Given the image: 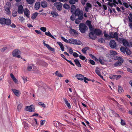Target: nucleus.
Returning <instances> with one entry per match:
<instances>
[{
	"instance_id": "nucleus-1",
	"label": "nucleus",
	"mask_w": 132,
	"mask_h": 132,
	"mask_svg": "<svg viewBox=\"0 0 132 132\" xmlns=\"http://www.w3.org/2000/svg\"><path fill=\"white\" fill-rule=\"evenodd\" d=\"M0 23L2 24H6L7 26L10 25L11 23V21L9 19H5L4 18H0Z\"/></svg>"
},
{
	"instance_id": "nucleus-2",
	"label": "nucleus",
	"mask_w": 132,
	"mask_h": 132,
	"mask_svg": "<svg viewBox=\"0 0 132 132\" xmlns=\"http://www.w3.org/2000/svg\"><path fill=\"white\" fill-rule=\"evenodd\" d=\"M79 28L80 31L82 33H85L88 29L86 25L83 23H81L80 24Z\"/></svg>"
},
{
	"instance_id": "nucleus-3",
	"label": "nucleus",
	"mask_w": 132,
	"mask_h": 132,
	"mask_svg": "<svg viewBox=\"0 0 132 132\" xmlns=\"http://www.w3.org/2000/svg\"><path fill=\"white\" fill-rule=\"evenodd\" d=\"M114 59L118 60V61L117 62L115 63L114 64V65L115 67L121 65L123 61V60L122 58L120 57L116 56V57L114 58Z\"/></svg>"
},
{
	"instance_id": "nucleus-4",
	"label": "nucleus",
	"mask_w": 132,
	"mask_h": 132,
	"mask_svg": "<svg viewBox=\"0 0 132 132\" xmlns=\"http://www.w3.org/2000/svg\"><path fill=\"white\" fill-rule=\"evenodd\" d=\"M83 12L82 10L80 11L79 8L76 9L75 11L73 14H74L75 16L83 17Z\"/></svg>"
},
{
	"instance_id": "nucleus-5",
	"label": "nucleus",
	"mask_w": 132,
	"mask_h": 132,
	"mask_svg": "<svg viewBox=\"0 0 132 132\" xmlns=\"http://www.w3.org/2000/svg\"><path fill=\"white\" fill-rule=\"evenodd\" d=\"M54 5L56 7L57 10L61 11L62 10L63 5V4L62 3L59 2H56L54 3Z\"/></svg>"
},
{
	"instance_id": "nucleus-6",
	"label": "nucleus",
	"mask_w": 132,
	"mask_h": 132,
	"mask_svg": "<svg viewBox=\"0 0 132 132\" xmlns=\"http://www.w3.org/2000/svg\"><path fill=\"white\" fill-rule=\"evenodd\" d=\"M21 53V52L18 49H16L13 51L12 52V55L14 57L20 58V54Z\"/></svg>"
},
{
	"instance_id": "nucleus-7",
	"label": "nucleus",
	"mask_w": 132,
	"mask_h": 132,
	"mask_svg": "<svg viewBox=\"0 0 132 132\" xmlns=\"http://www.w3.org/2000/svg\"><path fill=\"white\" fill-rule=\"evenodd\" d=\"M25 110L27 111L30 112H35V108L33 105L30 106H27L25 108Z\"/></svg>"
},
{
	"instance_id": "nucleus-8",
	"label": "nucleus",
	"mask_w": 132,
	"mask_h": 132,
	"mask_svg": "<svg viewBox=\"0 0 132 132\" xmlns=\"http://www.w3.org/2000/svg\"><path fill=\"white\" fill-rule=\"evenodd\" d=\"M94 32L96 36H99L100 35H103V33L102 31L99 29L96 28L95 29Z\"/></svg>"
},
{
	"instance_id": "nucleus-9",
	"label": "nucleus",
	"mask_w": 132,
	"mask_h": 132,
	"mask_svg": "<svg viewBox=\"0 0 132 132\" xmlns=\"http://www.w3.org/2000/svg\"><path fill=\"white\" fill-rule=\"evenodd\" d=\"M110 47L112 48H115L117 45V44L115 41L113 40H111L110 42Z\"/></svg>"
},
{
	"instance_id": "nucleus-10",
	"label": "nucleus",
	"mask_w": 132,
	"mask_h": 132,
	"mask_svg": "<svg viewBox=\"0 0 132 132\" xmlns=\"http://www.w3.org/2000/svg\"><path fill=\"white\" fill-rule=\"evenodd\" d=\"M92 7V5L90 3H87L86 6L85 7V11L87 12H88L89 10H90Z\"/></svg>"
},
{
	"instance_id": "nucleus-11",
	"label": "nucleus",
	"mask_w": 132,
	"mask_h": 132,
	"mask_svg": "<svg viewBox=\"0 0 132 132\" xmlns=\"http://www.w3.org/2000/svg\"><path fill=\"white\" fill-rule=\"evenodd\" d=\"M70 34H74V36H77L79 34L78 32L75 29L71 28L70 29Z\"/></svg>"
},
{
	"instance_id": "nucleus-12",
	"label": "nucleus",
	"mask_w": 132,
	"mask_h": 132,
	"mask_svg": "<svg viewBox=\"0 0 132 132\" xmlns=\"http://www.w3.org/2000/svg\"><path fill=\"white\" fill-rule=\"evenodd\" d=\"M94 32H90L89 33L88 36L90 39L95 40L96 38V36L94 35Z\"/></svg>"
},
{
	"instance_id": "nucleus-13",
	"label": "nucleus",
	"mask_w": 132,
	"mask_h": 132,
	"mask_svg": "<svg viewBox=\"0 0 132 132\" xmlns=\"http://www.w3.org/2000/svg\"><path fill=\"white\" fill-rule=\"evenodd\" d=\"M76 77L78 79L80 80H83L84 77V76L83 75L79 74H77Z\"/></svg>"
},
{
	"instance_id": "nucleus-14",
	"label": "nucleus",
	"mask_w": 132,
	"mask_h": 132,
	"mask_svg": "<svg viewBox=\"0 0 132 132\" xmlns=\"http://www.w3.org/2000/svg\"><path fill=\"white\" fill-rule=\"evenodd\" d=\"M23 11V9L22 5H20L18 7V12L19 14H22Z\"/></svg>"
},
{
	"instance_id": "nucleus-15",
	"label": "nucleus",
	"mask_w": 132,
	"mask_h": 132,
	"mask_svg": "<svg viewBox=\"0 0 132 132\" xmlns=\"http://www.w3.org/2000/svg\"><path fill=\"white\" fill-rule=\"evenodd\" d=\"M12 90L16 96L18 97L19 96L20 94V92L19 90L14 89H12Z\"/></svg>"
},
{
	"instance_id": "nucleus-16",
	"label": "nucleus",
	"mask_w": 132,
	"mask_h": 132,
	"mask_svg": "<svg viewBox=\"0 0 132 132\" xmlns=\"http://www.w3.org/2000/svg\"><path fill=\"white\" fill-rule=\"evenodd\" d=\"M44 45L46 46L49 50L52 51H54V48L51 47L48 44H46L45 43H44Z\"/></svg>"
},
{
	"instance_id": "nucleus-17",
	"label": "nucleus",
	"mask_w": 132,
	"mask_h": 132,
	"mask_svg": "<svg viewBox=\"0 0 132 132\" xmlns=\"http://www.w3.org/2000/svg\"><path fill=\"white\" fill-rule=\"evenodd\" d=\"M40 5L43 8H45L47 6V3L45 1L41 2L40 3Z\"/></svg>"
},
{
	"instance_id": "nucleus-18",
	"label": "nucleus",
	"mask_w": 132,
	"mask_h": 132,
	"mask_svg": "<svg viewBox=\"0 0 132 132\" xmlns=\"http://www.w3.org/2000/svg\"><path fill=\"white\" fill-rule=\"evenodd\" d=\"M83 17H79L78 18L76 19L75 20V23L76 24H78L80 22V21L81 20L83 19Z\"/></svg>"
},
{
	"instance_id": "nucleus-19",
	"label": "nucleus",
	"mask_w": 132,
	"mask_h": 132,
	"mask_svg": "<svg viewBox=\"0 0 132 132\" xmlns=\"http://www.w3.org/2000/svg\"><path fill=\"white\" fill-rule=\"evenodd\" d=\"M40 2H36L35 5V8L36 10H38L40 7Z\"/></svg>"
},
{
	"instance_id": "nucleus-20",
	"label": "nucleus",
	"mask_w": 132,
	"mask_h": 132,
	"mask_svg": "<svg viewBox=\"0 0 132 132\" xmlns=\"http://www.w3.org/2000/svg\"><path fill=\"white\" fill-rule=\"evenodd\" d=\"M30 15V12L29 10L27 8H25V16L28 18H29Z\"/></svg>"
},
{
	"instance_id": "nucleus-21",
	"label": "nucleus",
	"mask_w": 132,
	"mask_h": 132,
	"mask_svg": "<svg viewBox=\"0 0 132 132\" xmlns=\"http://www.w3.org/2000/svg\"><path fill=\"white\" fill-rule=\"evenodd\" d=\"M10 76L15 83L16 84H18V82L17 80L12 73L10 74Z\"/></svg>"
},
{
	"instance_id": "nucleus-22",
	"label": "nucleus",
	"mask_w": 132,
	"mask_h": 132,
	"mask_svg": "<svg viewBox=\"0 0 132 132\" xmlns=\"http://www.w3.org/2000/svg\"><path fill=\"white\" fill-rule=\"evenodd\" d=\"M74 61L76 65L78 67H80L81 65L78 59H75L74 60Z\"/></svg>"
},
{
	"instance_id": "nucleus-23",
	"label": "nucleus",
	"mask_w": 132,
	"mask_h": 132,
	"mask_svg": "<svg viewBox=\"0 0 132 132\" xmlns=\"http://www.w3.org/2000/svg\"><path fill=\"white\" fill-rule=\"evenodd\" d=\"M76 7L75 5H72L71 6L70 8V10L71 12L73 14L76 10Z\"/></svg>"
},
{
	"instance_id": "nucleus-24",
	"label": "nucleus",
	"mask_w": 132,
	"mask_h": 132,
	"mask_svg": "<svg viewBox=\"0 0 132 132\" xmlns=\"http://www.w3.org/2000/svg\"><path fill=\"white\" fill-rule=\"evenodd\" d=\"M51 14L52 15L53 17L56 18V17L59 16L58 13L55 11H52Z\"/></svg>"
},
{
	"instance_id": "nucleus-25",
	"label": "nucleus",
	"mask_w": 132,
	"mask_h": 132,
	"mask_svg": "<svg viewBox=\"0 0 132 132\" xmlns=\"http://www.w3.org/2000/svg\"><path fill=\"white\" fill-rule=\"evenodd\" d=\"M63 99L65 104L68 107L69 109H70L71 108V105L70 104L68 103V101H67V100L65 98H64Z\"/></svg>"
},
{
	"instance_id": "nucleus-26",
	"label": "nucleus",
	"mask_w": 132,
	"mask_h": 132,
	"mask_svg": "<svg viewBox=\"0 0 132 132\" xmlns=\"http://www.w3.org/2000/svg\"><path fill=\"white\" fill-rule=\"evenodd\" d=\"M122 43L123 45L125 46H127L128 44V42L125 39H123L122 40Z\"/></svg>"
},
{
	"instance_id": "nucleus-27",
	"label": "nucleus",
	"mask_w": 132,
	"mask_h": 132,
	"mask_svg": "<svg viewBox=\"0 0 132 132\" xmlns=\"http://www.w3.org/2000/svg\"><path fill=\"white\" fill-rule=\"evenodd\" d=\"M125 53H126L127 54L129 55L131 54V52L129 48L127 47H126V49L125 51Z\"/></svg>"
},
{
	"instance_id": "nucleus-28",
	"label": "nucleus",
	"mask_w": 132,
	"mask_h": 132,
	"mask_svg": "<svg viewBox=\"0 0 132 132\" xmlns=\"http://www.w3.org/2000/svg\"><path fill=\"white\" fill-rule=\"evenodd\" d=\"M89 49V47H86L82 48L81 51L84 54H86V51L87 50H88Z\"/></svg>"
},
{
	"instance_id": "nucleus-29",
	"label": "nucleus",
	"mask_w": 132,
	"mask_h": 132,
	"mask_svg": "<svg viewBox=\"0 0 132 132\" xmlns=\"http://www.w3.org/2000/svg\"><path fill=\"white\" fill-rule=\"evenodd\" d=\"M110 53L112 55L113 57V56L114 58L116 56V55L117 54V52L114 51H110Z\"/></svg>"
},
{
	"instance_id": "nucleus-30",
	"label": "nucleus",
	"mask_w": 132,
	"mask_h": 132,
	"mask_svg": "<svg viewBox=\"0 0 132 132\" xmlns=\"http://www.w3.org/2000/svg\"><path fill=\"white\" fill-rule=\"evenodd\" d=\"M87 24L89 26V28L91 29L92 28V25L91 21H90L87 20L86 21Z\"/></svg>"
},
{
	"instance_id": "nucleus-31",
	"label": "nucleus",
	"mask_w": 132,
	"mask_h": 132,
	"mask_svg": "<svg viewBox=\"0 0 132 132\" xmlns=\"http://www.w3.org/2000/svg\"><path fill=\"white\" fill-rule=\"evenodd\" d=\"M37 15L38 13L37 12H36L34 13L32 15L31 18L33 20L35 19L36 18Z\"/></svg>"
},
{
	"instance_id": "nucleus-32",
	"label": "nucleus",
	"mask_w": 132,
	"mask_h": 132,
	"mask_svg": "<svg viewBox=\"0 0 132 132\" xmlns=\"http://www.w3.org/2000/svg\"><path fill=\"white\" fill-rule=\"evenodd\" d=\"M115 112L112 110H111L109 113L110 116L111 117H113L114 116L116 113Z\"/></svg>"
},
{
	"instance_id": "nucleus-33",
	"label": "nucleus",
	"mask_w": 132,
	"mask_h": 132,
	"mask_svg": "<svg viewBox=\"0 0 132 132\" xmlns=\"http://www.w3.org/2000/svg\"><path fill=\"white\" fill-rule=\"evenodd\" d=\"M63 7L65 9L67 10L69 9L70 7L69 5L67 3L64 4Z\"/></svg>"
},
{
	"instance_id": "nucleus-34",
	"label": "nucleus",
	"mask_w": 132,
	"mask_h": 132,
	"mask_svg": "<svg viewBox=\"0 0 132 132\" xmlns=\"http://www.w3.org/2000/svg\"><path fill=\"white\" fill-rule=\"evenodd\" d=\"M75 39L72 38L70 39L69 40V43L74 44H75Z\"/></svg>"
},
{
	"instance_id": "nucleus-35",
	"label": "nucleus",
	"mask_w": 132,
	"mask_h": 132,
	"mask_svg": "<svg viewBox=\"0 0 132 132\" xmlns=\"http://www.w3.org/2000/svg\"><path fill=\"white\" fill-rule=\"evenodd\" d=\"M78 0H69V3L72 5L75 4L76 2H78Z\"/></svg>"
},
{
	"instance_id": "nucleus-36",
	"label": "nucleus",
	"mask_w": 132,
	"mask_h": 132,
	"mask_svg": "<svg viewBox=\"0 0 132 132\" xmlns=\"http://www.w3.org/2000/svg\"><path fill=\"white\" fill-rule=\"evenodd\" d=\"M123 91V90L122 88L120 86H119L118 88V92L119 93H121Z\"/></svg>"
},
{
	"instance_id": "nucleus-37",
	"label": "nucleus",
	"mask_w": 132,
	"mask_h": 132,
	"mask_svg": "<svg viewBox=\"0 0 132 132\" xmlns=\"http://www.w3.org/2000/svg\"><path fill=\"white\" fill-rule=\"evenodd\" d=\"M75 44H74L79 45H81V42L78 40L75 39Z\"/></svg>"
},
{
	"instance_id": "nucleus-38",
	"label": "nucleus",
	"mask_w": 132,
	"mask_h": 132,
	"mask_svg": "<svg viewBox=\"0 0 132 132\" xmlns=\"http://www.w3.org/2000/svg\"><path fill=\"white\" fill-rule=\"evenodd\" d=\"M108 5H109L110 6L112 7L113 6H114L115 7H116L117 5H116V3H111L109 2H108L107 3Z\"/></svg>"
},
{
	"instance_id": "nucleus-39",
	"label": "nucleus",
	"mask_w": 132,
	"mask_h": 132,
	"mask_svg": "<svg viewBox=\"0 0 132 132\" xmlns=\"http://www.w3.org/2000/svg\"><path fill=\"white\" fill-rule=\"evenodd\" d=\"M95 72L101 78L103 79V76L101 75L99 71L96 69L95 70Z\"/></svg>"
},
{
	"instance_id": "nucleus-40",
	"label": "nucleus",
	"mask_w": 132,
	"mask_h": 132,
	"mask_svg": "<svg viewBox=\"0 0 132 132\" xmlns=\"http://www.w3.org/2000/svg\"><path fill=\"white\" fill-rule=\"evenodd\" d=\"M118 34L117 32H115L113 35V36L112 37V38H114L116 39L118 38Z\"/></svg>"
},
{
	"instance_id": "nucleus-41",
	"label": "nucleus",
	"mask_w": 132,
	"mask_h": 132,
	"mask_svg": "<svg viewBox=\"0 0 132 132\" xmlns=\"http://www.w3.org/2000/svg\"><path fill=\"white\" fill-rule=\"evenodd\" d=\"M126 49V47L125 48L123 46H121V47L120 48V50L121 52H123L124 54L125 53V51Z\"/></svg>"
},
{
	"instance_id": "nucleus-42",
	"label": "nucleus",
	"mask_w": 132,
	"mask_h": 132,
	"mask_svg": "<svg viewBox=\"0 0 132 132\" xmlns=\"http://www.w3.org/2000/svg\"><path fill=\"white\" fill-rule=\"evenodd\" d=\"M129 16H128V18L129 22H132V13H130L129 14Z\"/></svg>"
},
{
	"instance_id": "nucleus-43",
	"label": "nucleus",
	"mask_w": 132,
	"mask_h": 132,
	"mask_svg": "<svg viewBox=\"0 0 132 132\" xmlns=\"http://www.w3.org/2000/svg\"><path fill=\"white\" fill-rule=\"evenodd\" d=\"M55 75L58 77H62L63 76L61 75V73L58 72L57 71H56L55 72Z\"/></svg>"
},
{
	"instance_id": "nucleus-44",
	"label": "nucleus",
	"mask_w": 132,
	"mask_h": 132,
	"mask_svg": "<svg viewBox=\"0 0 132 132\" xmlns=\"http://www.w3.org/2000/svg\"><path fill=\"white\" fill-rule=\"evenodd\" d=\"M61 38L65 42V43H69V40H68L67 39H66L63 37L62 36L61 37Z\"/></svg>"
},
{
	"instance_id": "nucleus-45",
	"label": "nucleus",
	"mask_w": 132,
	"mask_h": 132,
	"mask_svg": "<svg viewBox=\"0 0 132 132\" xmlns=\"http://www.w3.org/2000/svg\"><path fill=\"white\" fill-rule=\"evenodd\" d=\"M74 14H72L70 17V19L71 20L74 21L76 18L75 15Z\"/></svg>"
},
{
	"instance_id": "nucleus-46",
	"label": "nucleus",
	"mask_w": 132,
	"mask_h": 132,
	"mask_svg": "<svg viewBox=\"0 0 132 132\" xmlns=\"http://www.w3.org/2000/svg\"><path fill=\"white\" fill-rule=\"evenodd\" d=\"M27 3L30 4H32L35 0H26Z\"/></svg>"
},
{
	"instance_id": "nucleus-47",
	"label": "nucleus",
	"mask_w": 132,
	"mask_h": 132,
	"mask_svg": "<svg viewBox=\"0 0 132 132\" xmlns=\"http://www.w3.org/2000/svg\"><path fill=\"white\" fill-rule=\"evenodd\" d=\"M5 10L7 14H9L10 13V8L9 7H5Z\"/></svg>"
},
{
	"instance_id": "nucleus-48",
	"label": "nucleus",
	"mask_w": 132,
	"mask_h": 132,
	"mask_svg": "<svg viewBox=\"0 0 132 132\" xmlns=\"http://www.w3.org/2000/svg\"><path fill=\"white\" fill-rule=\"evenodd\" d=\"M103 34L104 36L105 37V39H108V35L106 34V31L105 30L104 31Z\"/></svg>"
},
{
	"instance_id": "nucleus-49",
	"label": "nucleus",
	"mask_w": 132,
	"mask_h": 132,
	"mask_svg": "<svg viewBox=\"0 0 132 132\" xmlns=\"http://www.w3.org/2000/svg\"><path fill=\"white\" fill-rule=\"evenodd\" d=\"M106 56L107 57H108L109 58H110L112 59H114V58H113L111 54L110 53H108L106 54Z\"/></svg>"
},
{
	"instance_id": "nucleus-50",
	"label": "nucleus",
	"mask_w": 132,
	"mask_h": 132,
	"mask_svg": "<svg viewBox=\"0 0 132 132\" xmlns=\"http://www.w3.org/2000/svg\"><path fill=\"white\" fill-rule=\"evenodd\" d=\"M123 38H118H118H116V39L119 42L121 43V42H122V40L123 39Z\"/></svg>"
},
{
	"instance_id": "nucleus-51",
	"label": "nucleus",
	"mask_w": 132,
	"mask_h": 132,
	"mask_svg": "<svg viewBox=\"0 0 132 132\" xmlns=\"http://www.w3.org/2000/svg\"><path fill=\"white\" fill-rule=\"evenodd\" d=\"M113 32H111L110 33V35H109L108 36V39H111V38H112V37L113 36Z\"/></svg>"
},
{
	"instance_id": "nucleus-52",
	"label": "nucleus",
	"mask_w": 132,
	"mask_h": 132,
	"mask_svg": "<svg viewBox=\"0 0 132 132\" xmlns=\"http://www.w3.org/2000/svg\"><path fill=\"white\" fill-rule=\"evenodd\" d=\"M89 63L92 65H95V62L93 60H89Z\"/></svg>"
},
{
	"instance_id": "nucleus-53",
	"label": "nucleus",
	"mask_w": 132,
	"mask_h": 132,
	"mask_svg": "<svg viewBox=\"0 0 132 132\" xmlns=\"http://www.w3.org/2000/svg\"><path fill=\"white\" fill-rule=\"evenodd\" d=\"M121 125L122 126L125 125H126V123L125 121L122 119H121Z\"/></svg>"
},
{
	"instance_id": "nucleus-54",
	"label": "nucleus",
	"mask_w": 132,
	"mask_h": 132,
	"mask_svg": "<svg viewBox=\"0 0 132 132\" xmlns=\"http://www.w3.org/2000/svg\"><path fill=\"white\" fill-rule=\"evenodd\" d=\"M40 29L42 31H43L44 32H45L46 30V27H41L40 28Z\"/></svg>"
},
{
	"instance_id": "nucleus-55",
	"label": "nucleus",
	"mask_w": 132,
	"mask_h": 132,
	"mask_svg": "<svg viewBox=\"0 0 132 132\" xmlns=\"http://www.w3.org/2000/svg\"><path fill=\"white\" fill-rule=\"evenodd\" d=\"M22 106L20 104H19L17 107L18 111H20L22 108Z\"/></svg>"
},
{
	"instance_id": "nucleus-56",
	"label": "nucleus",
	"mask_w": 132,
	"mask_h": 132,
	"mask_svg": "<svg viewBox=\"0 0 132 132\" xmlns=\"http://www.w3.org/2000/svg\"><path fill=\"white\" fill-rule=\"evenodd\" d=\"M38 103L39 105H40L43 107L44 108H45L46 106L45 104L44 103H43L41 102H39Z\"/></svg>"
},
{
	"instance_id": "nucleus-57",
	"label": "nucleus",
	"mask_w": 132,
	"mask_h": 132,
	"mask_svg": "<svg viewBox=\"0 0 132 132\" xmlns=\"http://www.w3.org/2000/svg\"><path fill=\"white\" fill-rule=\"evenodd\" d=\"M128 46H127L129 47H132V42L130 41H129V42H128Z\"/></svg>"
},
{
	"instance_id": "nucleus-58",
	"label": "nucleus",
	"mask_w": 132,
	"mask_h": 132,
	"mask_svg": "<svg viewBox=\"0 0 132 132\" xmlns=\"http://www.w3.org/2000/svg\"><path fill=\"white\" fill-rule=\"evenodd\" d=\"M99 62L102 64H104V61L100 58H99Z\"/></svg>"
},
{
	"instance_id": "nucleus-59",
	"label": "nucleus",
	"mask_w": 132,
	"mask_h": 132,
	"mask_svg": "<svg viewBox=\"0 0 132 132\" xmlns=\"http://www.w3.org/2000/svg\"><path fill=\"white\" fill-rule=\"evenodd\" d=\"M123 4L124 5L126 8H128L129 7V5L126 2H123Z\"/></svg>"
},
{
	"instance_id": "nucleus-60",
	"label": "nucleus",
	"mask_w": 132,
	"mask_h": 132,
	"mask_svg": "<svg viewBox=\"0 0 132 132\" xmlns=\"http://www.w3.org/2000/svg\"><path fill=\"white\" fill-rule=\"evenodd\" d=\"M79 57L80 59H81L83 60H85L86 59V57L85 56L81 55H80L79 56Z\"/></svg>"
},
{
	"instance_id": "nucleus-61",
	"label": "nucleus",
	"mask_w": 132,
	"mask_h": 132,
	"mask_svg": "<svg viewBox=\"0 0 132 132\" xmlns=\"http://www.w3.org/2000/svg\"><path fill=\"white\" fill-rule=\"evenodd\" d=\"M45 34L47 35V36H48L49 37H50L51 35V33L50 32L48 31V32H45Z\"/></svg>"
},
{
	"instance_id": "nucleus-62",
	"label": "nucleus",
	"mask_w": 132,
	"mask_h": 132,
	"mask_svg": "<svg viewBox=\"0 0 132 132\" xmlns=\"http://www.w3.org/2000/svg\"><path fill=\"white\" fill-rule=\"evenodd\" d=\"M73 55L74 57H78L79 56V55L78 54L75 52H74L73 53Z\"/></svg>"
},
{
	"instance_id": "nucleus-63",
	"label": "nucleus",
	"mask_w": 132,
	"mask_h": 132,
	"mask_svg": "<svg viewBox=\"0 0 132 132\" xmlns=\"http://www.w3.org/2000/svg\"><path fill=\"white\" fill-rule=\"evenodd\" d=\"M66 61H67L71 65L73 66H74L75 65V64L73 63L70 60H69L67 59L66 60Z\"/></svg>"
},
{
	"instance_id": "nucleus-64",
	"label": "nucleus",
	"mask_w": 132,
	"mask_h": 132,
	"mask_svg": "<svg viewBox=\"0 0 132 132\" xmlns=\"http://www.w3.org/2000/svg\"><path fill=\"white\" fill-rule=\"evenodd\" d=\"M12 15L14 17L16 16L17 15V12L16 11L13 12V13Z\"/></svg>"
}]
</instances>
